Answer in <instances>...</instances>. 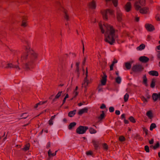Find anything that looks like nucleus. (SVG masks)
Returning a JSON list of instances; mask_svg holds the SVG:
<instances>
[{"mask_svg":"<svg viewBox=\"0 0 160 160\" xmlns=\"http://www.w3.org/2000/svg\"><path fill=\"white\" fill-rule=\"evenodd\" d=\"M115 114L117 115H119L120 114V111L119 110H116L115 111Z\"/></svg>","mask_w":160,"mask_h":160,"instance_id":"nucleus-57","label":"nucleus"},{"mask_svg":"<svg viewBox=\"0 0 160 160\" xmlns=\"http://www.w3.org/2000/svg\"><path fill=\"white\" fill-rule=\"evenodd\" d=\"M131 8V3L130 2H128L125 6L124 8L127 12H129Z\"/></svg>","mask_w":160,"mask_h":160,"instance_id":"nucleus-11","label":"nucleus"},{"mask_svg":"<svg viewBox=\"0 0 160 160\" xmlns=\"http://www.w3.org/2000/svg\"><path fill=\"white\" fill-rule=\"evenodd\" d=\"M61 10L64 13V17L65 19L67 21L68 20H69V17L68 13H67V10L63 8H62Z\"/></svg>","mask_w":160,"mask_h":160,"instance_id":"nucleus-13","label":"nucleus"},{"mask_svg":"<svg viewBox=\"0 0 160 160\" xmlns=\"http://www.w3.org/2000/svg\"><path fill=\"white\" fill-rule=\"evenodd\" d=\"M107 76L104 74V76L102 78V79L101 80V84L102 85H105L106 84L107 81Z\"/></svg>","mask_w":160,"mask_h":160,"instance_id":"nucleus-15","label":"nucleus"},{"mask_svg":"<svg viewBox=\"0 0 160 160\" xmlns=\"http://www.w3.org/2000/svg\"><path fill=\"white\" fill-rule=\"evenodd\" d=\"M88 110V108H84L79 110V111L78 112V114L80 115H81L84 113L87 112Z\"/></svg>","mask_w":160,"mask_h":160,"instance_id":"nucleus-14","label":"nucleus"},{"mask_svg":"<svg viewBox=\"0 0 160 160\" xmlns=\"http://www.w3.org/2000/svg\"><path fill=\"white\" fill-rule=\"evenodd\" d=\"M144 149L146 152H149V148L148 146H145L144 147Z\"/></svg>","mask_w":160,"mask_h":160,"instance_id":"nucleus-45","label":"nucleus"},{"mask_svg":"<svg viewBox=\"0 0 160 160\" xmlns=\"http://www.w3.org/2000/svg\"><path fill=\"white\" fill-rule=\"evenodd\" d=\"M106 105L104 104H102L100 107V108L101 109H103L106 108Z\"/></svg>","mask_w":160,"mask_h":160,"instance_id":"nucleus-51","label":"nucleus"},{"mask_svg":"<svg viewBox=\"0 0 160 160\" xmlns=\"http://www.w3.org/2000/svg\"><path fill=\"white\" fill-rule=\"evenodd\" d=\"M143 130L145 133L146 135H147L148 134V130L145 128H143Z\"/></svg>","mask_w":160,"mask_h":160,"instance_id":"nucleus-47","label":"nucleus"},{"mask_svg":"<svg viewBox=\"0 0 160 160\" xmlns=\"http://www.w3.org/2000/svg\"><path fill=\"white\" fill-rule=\"evenodd\" d=\"M18 54L17 52L14 50H11V54L12 55V56L15 57L17 56Z\"/></svg>","mask_w":160,"mask_h":160,"instance_id":"nucleus-27","label":"nucleus"},{"mask_svg":"<svg viewBox=\"0 0 160 160\" xmlns=\"http://www.w3.org/2000/svg\"><path fill=\"white\" fill-rule=\"evenodd\" d=\"M124 122L125 124H128L129 123V121L127 120L124 119Z\"/></svg>","mask_w":160,"mask_h":160,"instance_id":"nucleus-62","label":"nucleus"},{"mask_svg":"<svg viewBox=\"0 0 160 160\" xmlns=\"http://www.w3.org/2000/svg\"><path fill=\"white\" fill-rule=\"evenodd\" d=\"M30 146V144L29 143H27L24 146V147L22 148V149L24 151H27L29 149Z\"/></svg>","mask_w":160,"mask_h":160,"instance_id":"nucleus-26","label":"nucleus"},{"mask_svg":"<svg viewBox=\"0 0 160 160\" xmlns=\"http://www.w3.org/2000/svg\"><path fill=\"white\" fill-rule=\"evenodd\" d=\"M102 113L98 118V119H100L101 120L103 119L105 117V115L104 111H102Z\"/></svg>","mask_w":160,"mask_h":160,"instance_id":"nucleus-30","label":"nucleus"},{"mask_svg":"<svg viewBox=\"0 0 160 160\" xmlns=\"http://www.w3.org/2000/svg\"><path fill=\"white\" fill-rule=\"evenodd\" d=\"M141 100L144 102H147L148 101L146 98L144 96H142L141 97Z\"/></svg>","mask_w":160,"mask_h":160,"instance_id":"nucleus-48","label":"nucleus"},{"mask_svg":"<svg viewBox=\"0 0 160 160\" xmlns=\"http://www.w3.org/2000/svg\"><path fill=\"white\" fill-rule=\"evenodd\" d=\"M53 121L50 119L48 121V124L50 125H53Z\"/></svg>","mask_w":160,"mask_h":160,"instance_id":"nucleus-50","label":"nucleus"},{"mask_svg":"<svg viewBox=\"0 0 160 160\" xmlns=\"http://www.w3.org/2000/svg\"><path fill=\"white\" fill-rule=\"evenodd\" d=\"M145 26L146 29L149 31H152L154 29L153 26L151 24H146Z\"/></svg>","mask_w":160,"mask_h":160,"instance_id":"nucleus-9","label":"nucleus"},{"mask_svg":"<svg viewBox=\"0 0 160 160\" xmlns=\"http://www.w3.org/2000/svg\"><path fill=\"white\" fill-rule=\"evenodd\" d=\"M146 115L150 119L152 118L153 117L152 113L151 111H148L146 113Z\"/></svg>","mask_w":160,"mask_h":160,"instance_id":"nucleus-28","label":"nucleus"},{"mask_svg":"<svg viewBox=\"0 0 160 160\" xmlns=\"http://www.w3.org/2000/svg\"><path fill=\"white\" fill-rule=\"evenodd\" d=\"M132 69L134 72L140 73L143 70L144 68L141 65L136 64L133 66Z\"/></svg>","mask_w":160,"mask_h":160,"instance_id":"nucleus-3","label":"nucleus"},{"mask_svg":"<svg viewBox=\"0 0 160 160\" xmlns=\"http://www.w3.org/2000/svg\"><path fill=\"white\" fill-rule=\"evenodd\" d=\"M76 125L75 122H72L68 126V128L69 129H71L73 127H74Z\"/></svg>","mask_w":160,"mask_h":160,"instance_id":"nucleus-23","label":"nucleus"},{"mask_svg":"<svg viewBox=\"0 0 160 160\" xmlns=\"http://www.w3.org/2000/svg\"><path fill=\"white\" fill-rule=\"evenodd\" d=\"M145 0H139L135 2L134 4L136 10H138L141 7L145 5Z\"/></svg>","mask_w":160,"mask_h":160,"instance_id":"nucleus-4","label":"nucleus"},{"mask_svg":"<svg viewBox=\"0 0 160 160\" xmlns=\"http://www.w3.org/2000/svg\"><path fill=\"white\" fill-rule=\"evenodd\" d=\"M26 52L21 55L20 60L23 68L26 69L32 68L37 59L38 55L34 51L30 49L28 46H25Z\"/></svg>","mask_w":160,"mask_h":160,"instance_id":"nucleus-1","label":"nucleus"},{"mask_svg":"<svg viewBox=\"0 0 160 160\" xmlns=\"http://www.w3.org/2000/svg\"><path fill=\"white\" fill-rule=\"evenodd\" d=\"M135 138L137 139H139V140L141 141L142 140V138L140 137V136L138 134H137L136 135H135Z\"/></svg>","mask_w":160,"mask_h":160,"instance_id":"nucleus-42","label":"nucleus"},{"mask_svg":"<svg viewBox=\"0 0 160 160\" xmlns=\"http://www.w3.org/2000/svg\"><path fill=\"white\" fill-rule=\"evenodd\" d=\"M99 28L102 33L105 34V41L111 45L115 43V39L118 36L116 35L114 29L113 27L107 23H104L102 25L100 22L99 23Z\"/></svg>","mask_w":160,"mask_h":160,"instance_id":"nucleus-2","label":"nucleus"},{"mask_svg":"<svg viewBox=\"0 0 160 160\" xmlns=\"http://www.w3.org/2000/svg\"><path fill=\"white\" fill-rule=\"evenodd\" d=\"M92 142L95 149L97 150L98 147L99 143L98 142L93 140Z\"/></svg>","mask_w":160,"mask_h":160,"instance_id":"nucleus-22","label":"nucleus"},{"mask_svg":"<svg viewBox=\"0 0 160 160\" xmlns=\"http://www.w3.org/2000/svg\"><path fill=\"white\" fill-rule=\"evenodd\" d=\"M106 2H109L111 1H112V2L115 7H116L118 5V0H105Z\"/></svg>","mask_w":160,"mask_h":160,"instance_id":"nucleus-20","label":"nucleus"},{"mask_svg":"<svg viewBox=\"0 0 160 160\" xmlns=\"http://www.w3.org/2000/svg\"><path fill=\"white\" fill-rule=\"evenodd\" d=\"M129 120L132 123H135L136 122V120L134 118L132 117L131 116L129 118Z\"/></svg>","mask_w":160,"mask_h":160,"instance_id":"nucleus-39","label":"nucleus"},{"mask_svg":"<svg viewBox=\"0 0 160 160\" xmlns=\"http://www.w3.org/2000/svg\"><path fill=\"white\" fill-rule=\"evenodd\" d=\"M154 140L153 139H152L150 141H149V143L150 144H152L153 143Z\"/></svg>","mask_w":160,"mask_h":160,"instance_id":"nucleus-58","label":"nucleus"},{"mask_svg":"<svg viewBox=\"0 0 160 160\" xmlns=\"http://www.w3.org/2000/svg\"><path fill=\"white\" fill-rule=\"evenodd\" d=\"M149 75L153 76H158V72L156 71H151L148 72Z\"/></svg>","mask_w":160,"mask_h":160,"instance_id":"nucleus-16","label":"nucleus"},{"mask_svg":"<svg viewBox=\"0 0 160 160\" xmlns=\"http://www.w3.org/2000/svg\"><path fill=\"white\" fill-rule=\"evenodd\" d=\"M152 98L154 101H156L158 99L160 100V93L158 94L157 93H153L152 96Z\"/></svg>","mask_w":160,"mask_h":160,"instance_id":"nucleus-10","label":"nucleus"},{"mask_svg":"<svg viewBox=\"0 0 160 160\" xmlns=\"http://www.w3.org/2000/svg\"><path fill=\"white\" fill-rule=\"evenodd\" d=\"M51 144H50V142H48L47 143V146L46 147V148H49L50 147Z\"/></svg>","mask_w":160,"mask_h":160,"instance_id":"nucleus-56","label":"nucleus"},{"mask_svg":"<svg viewBox=\"0 0 160 160\" xmlns=\"http://www.w3.org/2000/svg\"><path fill=\"white\" fill-rule=\"evenodd\" d=\"M86 76L85 78H86V82L87 83V84L88 85V84L90 83V82L89 80L87 79V77H88V71L87 70L86 74Z\"/></svg>","mask_w":160,"mask_h":160,"instance_id":"nucleus-43","label":"nucleus"},{"mask_svg":"<svg viewBox=\"0 0 160 160\" xmlns=\"http://www.w3.org/2000/svg\"><path fill=\"white\" fill-rule=\"evenodd\" d=\"M89 7L90 8L94 9H95L96 7V4L94 1H93L89 3Z\"/></svg>","mask_w":160,"mask_h":160,"instance_id":"nucleus-17","label":"nucleus"},{"mask_svg":"<svg viewBox=\"0 0 160 160\" xmlns=\"http://www.w3.org/2000/svg\"><path fill=\"white\" fill-rule=\"evenodd\" d=\"M159 142H157V143L154 146H152L151 147H152L154 149H156V148L159 147Z\"/></svg>","mask_w":160,"mask_h":160,"instance_id":"nucleus-41","label":"nucleus"},{"mask_svg":"<svg viewBox=\"0 0 160 160\" xmlns=\"http://www.w3.org/2000/svg\"><path fill=\"white\" fill-rule=\"evenodd\" d=\"M62 91H59L56 95L55 98L52 100V102H53L56 101V99L58 98L61 96V94L62 93Z\"/></svg>","mask_w":160,"mask_h":160,"instance_id":"nucleus-21","label":"nucleus"},{"mask_svg":"<svg viewBox=\"0 0 160 160\" xmlns=\"http://www.w3.org/2000/svg\"><path fill=\"white\" fill-rule=\"evenodd\" d=\"M56 115H55L54 116H52L51 117V118L50 119H51V120H53H53L54 119V118H55Z\"/></svg>","mask_w":160,"mask_h":160,"instance_id":"nucleus-59","label":"nucleus"},{"mask_svg":"<svg viewBox=\"0 0 160 160\" xmlns=\"http://www.w3.org/2000/svg\"><path fill=\"white\" fill-rule=\"evenodd\" d=\"M119 140L120 141L122 142L125 140V138L123 136H120L119 137Z\"/></svg>","mask_w":160,"mask_h":160,"instance_id":"nucleus-46","label":"nucleus"},{"mask_svg":"<svg viewBox=\"0 0 160 160\" xmlns=\"http://www.w3.org/2000/svg\"><path fill=\"white\" fill-rule=\"evenodd\" d=\"M121 78L119 76H118L116 78V82L118 84H119L121 83Z\"/></svg>","mask_w":160,"mask_h":160,"instance_id":"nucleus-38","label":"nucleus"},{"mask_svg":"<svg viewBox=\"0 0 160 160\" xmlns=\"http://www.w3.org/2000/svg\"><path fill=\"white\" fill-rule=\"evenodd\" d=\"M88 128V127L80 126L77 129L76 132L79 134H82L85 133Z\"/></svg>","mask_w":160,"mask_h":160,"instance_id":"nucleus-6","label":"nucleus"},{"mask_svg":"<svg viewBox=\"0 0 160 160\" xmlns=\"http://www.w3.org/2000/svg\"><path fill=\"white\" fill-rule=\"evenodd\" d=\"M116 11L117 19L118 22H121L122 19V14L118 8H117Z\"/></svg>","mask_w":160,"mask_h":160,"instance_id":"nucleus-7","label":"nucleus"},{"mask_svg":"<svg viewBox=\"0 0 160 160\" xmlns=\"http://www.w3.org/2000/svg\"><path fill=\"white\" fill-rule=\"evenodd\" d=\"M28 116V115L27 113H24L22 114L21 116V117H22L21 118L25 119L27 118Z\"/></svg>","mask_w":160,"mask_h":160,"instance_id":"nucleus-34","label":"nucleus"},{"mask_svg":"<svg viewBox=\"0 0 160 160\" xmlns=\"http://www.w3.org/2000/svg\"><path fill=\"white\" fill-rule=\"evenodd\" d=\"M47 102V101L40 102L36 104L35 106H34V108H37L39 105H42L46 103Z\"/></svg>","mask_w":160,"mask_h":160,"instance_id":"nucleus-29","label":"nucleus"},{"mask_svg":"<svg viewBox=\"0 0 160 160\" xmlns=\"http://www.w3.org/2000/svg\"><path fill=\"white\" fill-rule=\"evenodd\" d=\"M89 131L90 133L91 134H94L97 132V131L92 128H89Z\"/></svg>","mask_w":160,"mask_h":160,"instance_id":"nucleus-33","label":"nucleus"},{"mask_svg":"<svg viewBox=\"0 0 160 160\" xmlns=\"http://www.w3.org/2000/svg\"><path fill=\"white\" fill-rule=\"evenodd\" d=\"M102 147L104 149H105L107 150H108V147L106 143H104L102 145Z\"/></svg>","mask_w":160,"mask_h":160,"instance_id":"nucleus-44","label":"nucleus"},{"mask_svg":"<svg viewBox=\"0 0 160 160\" xmlns=\"http://www.w3.org/2000/svg\"><path fill=\"white\" fill-rule=\"evenodd\" d=\"M27 18L25 17H23V20L22 21V23L21 24L22 26L25 27L27 26V23L26 22Z\"/></svg>","mask_w":160,"mask_h":160,"instance_id":"nucleus-18","label":"nucleus"},{"mask_svg":"<svg viewBox=\"0 0 160 160\" xmlns=\"http://www.w3.org/2000/svg\"><path fill=\"white\" fill-rule=\"evenodd\" d=\"M145 48V45L143 44H142L139 47H138L137 49L138 50H142Z\"/></svg>","mask_w":160,"mask_h":160,"instance_id":"nucleus-25","label":"nucleus"},{"mask_svg":"<svg viewBox=\"0 0 160 160\" xmlns=\"http://www.w3.org/2000/svg\"><path fill=\"white\" fill-rule=\"evenodd\" d=\"M98 90L99 92H101L103 91L102 88L100 87V85L98 87Z\"/></svg>","mask_w":160,"mask_h":160,"instance_id":"nucleus-52","label":"nucleus"},{"mask_svg":"<svg viewBox=\"0 0 160 160\" xmlns=\"http://www.w3.org/2000/svg\"><path fill=\"white\" fill-rule=\"evenodd\" d=\"M84 102H83V103H82L81 102H80V103H78V105L79 106H81L82 105H83L84 104Z\"/></svg>","mask_w":160,"mask_h":160,"instance_id":"nucleus-63","label":"nucleus"},{"mask_svg":"<svg viewBox=\"0 0 160 160\" xmlns=\"http://www.w3.org/2000/svg\"><path fill=\"white\" fill-rule=\"evenodd\" d=\"M109 111L111 112H112L114 111V108L112 107H110L109 108Z\"/></svg>","mask_w":160,"mask_h":160,"instance_id":"nucleus-49","label":"nucleus"},{"mask_svg":"<svg viewBox=\"0 0 160 160\" xmlns=\"http://www.w3.org/2000/svg\"><path fill=\"white\" fill-rule=\"evenodd\" d=\"M48 154L49 158L51 157L52 156H54L55 155H53V153H52V152L50 149H49L48 152Z\"/></svg>","mask_w":160,"mask_h":160,"instance_id":"nucleus-40","label":"nucleus"},{"mask_svg":"<svg viewBox=\"0 0 160 160\" xmlns=\"http://www.w3.org/2000/svg\"><path fill=\"white\" fill-rule=\"evenodd\" d=\"M114 65L112 63L110 66V70L112 71L113 70V67Z\"/></svg>","mask_w":160,"mask_h":160,"instance_id":"nucleus-54","label":"nucleus"},{"mask_svg":"<svg viewBox=\"0 0 160 160\" xmlns=\"http://www.w3.org/2000/svg\"><path fill=\"white\" fill-rule=\"evenodd\" d=\"M157 57L158 59H160V52H158L157 55Z\"/></svg>","mask_w":160,"mask_h":160,"instance_id":"nucleus-61","label":"nucleus"},{"mask_svg":"<svg viewBox=\"0 0 160 160\" xmlns=\"http://www.w3.org/2000/svg\"><path fill=\"white\" fill-rule=\"evenodd\" d=\"M113 12V10L109 9H107L106 10L102 11V13L103 19L107 20L108 19V15H112Z\"/></svg>","mask_w":160,"mask_h":160,"instance_id":"nucleus-5","label":"nucleus"},{"mask_svg":"<svg viewBox=\"0 0 160 160\" xmlns=\"http://www.w3.org/2000/svg\"><path fill=\"white\" fill-rule=\"evenodd\" d=\"M129 98V95L128 93H126L124 97V99L125 102H127Z\"/></svg>","mask_w":160,"mask_h":160,"instance_id":"nucleus-37","label":"nucleus"},{"mask_svg":"<svg viewBox=\"0 0 160 160\" xmlns=\"http://www.w3.org/2000/svg\"><path fill=\"white\" fill-rule=\"evenodd\" d=\"M143 83L146 86H147L148 85L147 83V79L146 78V76L145 75H144L143 76Z\"/></svg>","mask_w":160,"mask_h":160,"instance_id":"nucleus-31","label":"nucleus"},{"mask_svg":"<svg viewBox=\"0 0 160 160\" xmlns=\"http://www.w3.org/2000/svg\"><path fill=\"white\" fill-rule=\"evenodd\" d=\"M139 17H136L135 18V20L136 21L138 22L139 21Z\"/></svg>","mask_w":160,"mask_h":160,"instance_id":"nucleus-60","label":"nucleus"},{"mask_svg":"<svg viewBox=\"0 0 160 160\" xmlns=\"http://www.w3.org/2000/svg\"><path fill=\"white\" fill-rule=\"evenodd\" d=\"M133 62V61H132L130 62L125 63V67L127 69L129 70L131 69L132 66V64Z\"/></svg>","mask_w":160,"mask_h":160,"instance_id":"nucleus-12","label":"nucleus"},{"mask_svg":"<svg viewBox=\"0 0 160 160\" xmlns=\"http://www.w3.org/2000/svg\"><path fill=\"white\" fill-rule=\"evenodd\" d=\"M118 61L115 58H114L113 61L112 62V63L114 65L115 63H116Z\"/></svg>","mask_w":160,"mask_h":160,"instance_id":"nucleus-55","label":"nucleus"},{"mask_svg":"<svg viewBox=\"0 0 160 160\" xmlns=\"http://www.w3.org/2000/svg\"><path fill=\"white\" fill-rule=\"evenodd\" d=\"M156 127V125L154 123H152L151 124L150 127V130L152 131L153 129Z\"/></svg>","mask_w":160,"mask_h":160,"instance_id":"nucleus-36","label":"nucleus"},{"mask_svg":"<svg viewBox=\"0 0 160 160\" xmlns=\"http://www.w3.org/2000/svg\"><path fill=\"white\" fill-rule=\"evenodd\" d=\"M139 60L143 63H147L149 60V58L147 57L142 56L140 57L139 58Z\"/></svg>","mask_w":160,"mask_h":160,"instance_id":"nucleus-8","label":"nucleus"},{"mask_svg":"<svg viewBox=\"0 0 160 160\" xmlns=\"http://www.w3.org/2000/svg\"><path fill=\"white\" fill-rule=\"evenodd\" d=\"M125 117V114H122L121 116V118L122 119L124 118Z\"/></svg>","mask_w":160,"mask_h":160,"instance_id":"nucleus-64","label":"nucleus"},{"mask_svg":"<svg viewBox=\"0 0 160 160\" xmlns=\"http://www.w3.org/2000/svg\"><path fill=\"white\" fill-rule=\"evenodd\" d=\"M76 110H74L73 111L70 112L68 114V115L69 117H73L76 113Z\"/></svg>","mask_w":160,"mask_h":160,"instance_id":"nucleus-24","label":"nucleus"},{"mask_svg":"<svg viewBox=\"0 0 160 160\" xmlns=\"http://www.w3.org/2000/svg\"><path fill=\"white\" fill-rule=\"evenodd\" d=\"M82 87H84L85 88H86V87L88 86L87 83L86 82V78H84L83 82L82 83Z\"/></svg>","mask_w":160,"mask_h":160,"instance_id":"nucleus-32","label":"nucleus"},{"mask_svg":"<svg viewBox=\"0 0 160 160\" xmlns=\"http://www.w3.org/2000/svg\"><path fill=\"white\" fill-rule=\"evenodd\" d=\"M155 85V81L154 79H152V81L150 85V87L151 88H153L154 87Z\"/></svg>","mask_w":160,"mask_h":160,"instance_id":"nucleus-35","label":"nucleus"},{"mask_svg":"<svg viewBox=\"0 0 160 160\" xmlns=\"http://www.w3.org/2000/svg\"><path fill=\"white\" fill-rule=\"evenodd\" d=\"M148 11V8H144L140 9V12L141 13L145 14L147 13Z\"/></svg>","mask_w":160,"mask_h":160,"instance_id":"nucleus-19","label":"nucleus"},{"mask_svg":"<svg viewBox=\"0 0 160 160\" xmlns=\"http://www.w3.org/2000/svg\"><path fill=\"white\" fill-rule=\"evenodd\" d=\"M78 92L77 91H74L73 94L74 95V97H76L78 94Z\"/></svg>","mask_w":160,"mask_h":160,"instance_id":"nucleus-53","label":"nucleus"}]
</instances>
